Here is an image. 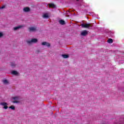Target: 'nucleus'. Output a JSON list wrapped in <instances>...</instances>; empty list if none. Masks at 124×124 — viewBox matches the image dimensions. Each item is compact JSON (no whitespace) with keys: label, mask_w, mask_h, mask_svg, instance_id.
Instances as JSON below:
<instances>
[{"label":"nucleus","mask_w":124,"mask_h":124,"mask_svg":"<svg viewBox=\"0 0 124 124\" xmlns=\"http://www.w3.org/2000/svg\"><path fill=\"white\" fill-rule=\"evenodd\" d=\"M3 83L4 84H8V81H7V80L6 79H4V80H3Z\"/></svg>","instance_id":"obj_18"},{"label":"nucleus","mask_w":124,"mask_h":124,"mask_svg":"<svg viewBox=\"0 0 124 124\" xmlns=\"http://www.w3.org/2000/svg\"><path fill=\"white\" fill-rule=\"evenodd\" d=\"M0 105L3 106L4 109H7V108H8V106H7L8 104H7V103L6 102H1L0 103Z\"/></svg>","instance_id":"obj_4"},{"label":"nucleus","mask_w":124,"mask_h":124,"mask_svg":"<svg viewBox=\"0 0 124 124\" xmlns=\"http://www.w3.org/2000/svg\"><path fill=\"white\" fill-rule=\"evenodd\" d=\"M11 66H12L13 67H15L16 64L15 63H14V62H11Z\"/></svg>","instance_id":"obj_16"},{"label":"nucleus","mask_w":124,"mask_h":124,"mask_svg":"<svg viewBox=\"0 0 124 124\" xmlns=\"http://www.w3.org/2000/svg\"><path fill=\"white\" fill-rule=\"evenodd\" d=\"M29 31L30 32H34L37 31V28L36 27H31L29 28Z\"/></svg>","instance_id":"obj_3"},{"label":"nucleus","mask_w":124,"mask_h":124,"mask_svg":"<svg viewBox=\"0 0 124 124\" xmlns=\"http://www.w3.org/2000/svg\"><path fill=\"white\" fill-rule=\"evenodd\" d=\"M3 36V34H2V33L1 32H0V37H1Z\"/></svg>","instance_id":"obj_22"},{"label":"nucleus","mask_w":124,"mask_h":124,"mask_svg":"<svg viewBox=\"0 0 124 124\" xmlns=\"http://www.w3.org/2000/svg\"><path fill=\"white\" fill-rule=\"evenodd\" d=\"M49 16H48V14H45L43 16V18H48Z\"/></svg>","instance_id":"obj_15"},{"label":"nucleus","mask_w":124,"mask_h":124,"mask_svg":"<svg viewBox=\"0 0 124 124\" xmlns=\"http://www.w3.org/2000/svg\"><path fill=\"white\" fill-rule=\"evenodd\" d=\"M9 108L12 109V110H15V107L13 106H10Z\"/></svg>","instance_id":"obj_17"},{"label":"nucleus","mask_w":124,"mask_h":124,"mask_svg":"<svg viewBox=\"0 0 124 124\" xmlns=\"http://www.w3.org/2000/svg\"><path fill=\"white\" fill-rule=\"evenodd\" d=\"M49 7H51V8H56V5L53 3H51L49 4Z\"/></svg>","instance_id":"obj_11"},{"label":"nucleus","mask_w":124,"mask_h":124,"mask_svg":"<svg viewBox=\"0 0 124 124\" xmlns=\"http://www.w3.org/2000/svg\"><path fill=\"white\" fill-rule=\"evenodd\" d=\"M81 26L85 29H90V28H92L93 27V25L91 24H82Z\"/></svg>","instance_id":"obj_1"},{"label":"nucleus","mask_w":124,"mask_h":124,"mask_svg":"<svg viewBox=\"0 0 124 124\" xmlns=\"http://www.w3.org/2000/svg\"><path fill=\"white\" fill-rule=\"evenodd\" d=\"M62 57L63 58V59H67V58L69 57V56L66 54H62Z\"/></svg>","instance_id":"obj_12"},{"label":"nucleus","mask_w":124,"mask_h":124,"mask_svg":"<svg viewBox=\"0 0 124 124\" xmlns=\"http://www.w3.org/2000/svg\"><path fill=\"white\" fill-rule=\"evenodd\" d=\"M24 12H30L31 11V9L29 7H26L23 8Z\"/></svg>","instance_id":"obj_8"},{"label":"nucleus","mask_w":124,"mask_h":124,"mask_svg":"<svg viewBox=\"0 0 124 124\" xmlns=\"http://www.w3.org/2000/svg\"><path fill=\"white\" fill-rule=\"evenodd\" d=\"M12 74H13L14 75H17L18 74V72L16 71H13L12 72Z\"/></svg>","instance_id":"obj_14"},{"label":"nucleus","mask_w":124,"mask_h":124,"mask_svg":"<svg viewBox=\"0 0 124 124\" xmlns=\"http://www.w3.org/2000/svg\"><path fill=\"white\" fill-rule=\"evenodd\" d=\"M106 123V122H104L103 123V124H105Z\"/></svg>","instance_id":"obj_24"},{"label":"nucleus","mask_w":124,"mask_h":124,"mask_svg":"<svg viewBox=\"0 0 124 124\" xmlns=\"http://www.w3.org/2000/svg\"><path fill=\"white\" fill-rule=\"evenodd\" d=\"M108 43H109V44H112L113 43V39H111V38H109L108 40Z\"/></svg>","instance_id":"obj_13"},{"label":"nucleus","mask_w":124,"mask_h":124,"mask_svg":"<svg viewBox=\"0 0 124 124\" xmlns=\"http://www.w3.org/2000/svg\"><path fill=\"white\" fill-rule=\"evenodd\" d=\"M36 52H37V53H39V52H40V51L39 50H37L36 51Z\"/></svg>","instance_id":"obj_23"},{"label":"nucleus","mask_w":124,"mask_h":124,"mask_svg":"<svg viewBox=\"0 0 124 124\" xmlns=\"http://www.w3.org/2000/svg\"><path fill=\"white\" fill-rule=\"evenodd\" d=\"M13 99H14V100H16V99H18V97L17 96L14 97H13Z\"/></svg>","instance_id":"obj_19"},{"label":"nucleus","mask_w":124,"mask_h":124,"mask_svg":"<svg viewBox=\"0 0 124 124\" xmlns=\"http://www.w3.org/2000/svg\"><path fill=\"white\" fill-rule=\"evenodd\" d=\"M124 116L122 115L120 117V118L119 119V122L118 123H117V124H121V123H124Z\"/></svg>","instance_id":"obj_6"},{"label":"nucleus","mask_w":124,"mask_h":124,"mask_svg":"<svg viewBox=\"0 0 124 124\" xmlns=\"http://www.w3.org/2000/svg\"><path fill=\"white\" fill-rule=\"evenodd\" d=\"M19 102L17 101H13V103H18Z\"/></svg>","instance_id":"obj_21"},{"label":"nucleus","mask_w":124,"mask_h":124,"mask_svg":"<svg viewBox=\"0 0 124 124\" xmlns=\"http://www.w3.org/2000/svg\"><path fill=\"white\" fill-rule=\"evenodd\" d=\"M42 45L43 46H47V47H50L51 46V45L50 44V43H48L46 42H44L42 43Z\"/></svg>","instance_id":"obj_5"},{"label":"nucleus","mask_w":124,"mask_h":124,"mask_svg":"<svg viewBox=\"0 0 124 124\" xmlns=\"http://www.w3.org/2000/svg\"><path fill=\"white\" fill-rule=\"evenodd\" d=\"M87 35H88V31L86 30H84L81 32V35H82V36H86Z\"/></svg>","instance_id":"obj_7"},{"label":"nucleus","mask_w":124,"mask_h":124,"mask_svg":"<svg viewBox=\"0 0 124 124\" xmlns=\"http://www.w3.org/2000/svg\"><path fill=\"white\" fill-rule=\"evenodd\" d=\"M24 26L23 25H19L18 26L14 28V31H17L19 29H22Z\"/></svg>","instance_id":"obj_9"},{"label":"nucleus","mask_w":124,"mask_h":124,"mask_svg":"<svg viewBox=\"0 0 124 124\" xmlns=\"http://www.w3.org/2000/svg\"><path fill=\"white\" fill-rule=\"evenodd\" d=\"M77 0V1H79V0Z\"/></svg>","instance_id":"obj_25"},{"label":"nucleus","mask_w":124,"mask_h":124,"mask_svg":"<svg viewBox=\"0 0 124 124\" xmlns=\"http://www.w3.org/2000/svg\"><path fill=\"white\" fill-rule=\"evenodd\" d=\"M1 9H3L4 8H5V5H3L1 7H0Z\"/></svg>","instance_id":"obj_20"},{"label":"nucleus","mask_w":124,"mask_h":124,"mask_svg":"<svg viewBox=\"0 0 124 124\" xmlns=\"http://www.w3.org/2000/svg\"><path fill=\"white\" fill-rule=\"evenodd\" d=\"M59 23L61 25H65V21L62 19L59 20Z\"/></svg>","instance_id":"obj_10"},{"label":"nucleus","mask_w":124,"mask_h":124,"mask_svg":"<svg viewBox=\"0 0 124 124\" xmlns=\"http://www.w3.org/2000/svg\"><path fill=\"white\" fill-rule=\"evenodd\" d=\"M38 41L37 39L32 38L31 40L27 41V42L28 44H31V43H36Z\"/></svg>","instance_id":"obj_2"}]
</instances>
